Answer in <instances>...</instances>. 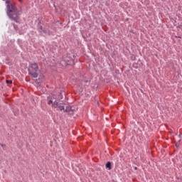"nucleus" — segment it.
<instances>
[{
    "label": "nucleus",
    "instance_id": "f257e3e1",
    "mask_svg": "<svg viewBox=\"0 0 182 182\" xmlns=\"http://www.w3.org/2000/svg\"><path fill=\"white\" fill-rule=\"evenodd\" d=\"M39 72V66L36 63H33L29 65L28 66V75L31 76L33 80H35V82L37 85H41L45 80V76L43 74H40Z\"/></svg>",
    "mask_w": 182,
    "mask_h": 182
},
{
    "label": "nucleus",
    "instance_id": "f03ea898",
    "mask_svg": "<svg viewBox=\"0 0 182 182\" xmlns=\"http://www.w3.org/2000/svg\"><path fill=\"white\" fill-rule=\"evenodd\" d=\"M6 4L7 5V15L10 19L18 22L19 19V11L15 6V4H9V1H6Z\"/></svg>",
    "mask_w": 182,
    "mask_h": 182
},
{
    "label": "nucleus",
    "instance_id": "7ed1b4c3",
    "mask_svg": "<svg viewBox=\"0 0 182 182\" xmlns=\"http://www.w3.org/2000/svg\"><path fill=\"white\" fill-rule=\"evenodd\" d=\"M48 105H52L53 107H58L60 110H63V112H69L70 110V107L65 105H59V101L55 100L53 99L48 101Z\"/></svg>",
    "mask_w": 182,
    "mask_h": 182
},
{
    "label": "nucleus",
    "instance_id": "20e7f679",
    "mask_svg": "<svg viewBox=\"0 0 182 182\" xmlns=\"http://www.w3.org/2000/svg\"><path fill=\"white\" fill-rule=\"evenodd\" d=\"M106 168H109V170H112V164L110 162H107L106 164Z\"/></svg>",
    "mask_w": 182,
    "mask_h": 182
},
{
    "label": "nucleus",
    "instance_id": "39448f33",
    "mask_svg": "<svg viewBox=\"0 0 182 182\" xmlns=\"http://www.w3.org/2000/svg\"><path fill=\"white\" fill-rule=\"evenodd\" d=\"M6 83H7V85H12V80H6Z\"/></svg>",
    "mask_w": 182,
    "mask_h": 182
},
{
    "label": "nucleus",
    "instance_id": "423d86ee",
    "mask_svg": "<svg viewBox=\"0 0 182 182\" xmlns=\"http://www.w3.org/2000/svg\"><path fill=\"white\" fill-rule=\"evenodd\" d=\"M0 145H1L2 147H6V145H5V144H1Z\"/></svg>",
    "mask_w": 182,
    "mask_h": 182
},
{
    "label": "nucleus",
    "instance_id": "0eeeda50",
    "mask_svg": "<svg viewBox=\"0 0 182 182\" xmlns=\"http://www.w3.org/2000/svg\"><path fill=\"white\" fill-rule=\"evenodd\" d=\"M135 170H137V168H136V167H135Z\"/></svg>",
    "mask_w": 182,
    "mask_h": 182
},
{
    "label": "nucleus",
    "instance_id": "6e6552de",
    "mask_svg": "<svg viewBox=\"0 0 182 182\" xmlns=\"http://www.w3.org/2000/svg\"><path fill=\"white\" fill-rule=\"evenodd\" d=\"M43 32H46V31H43Z\"/></svg>",
    "mask_w": 182,
    "mask_h": 182
},
{
    "label": "nucleus",
    "instance_id": "1a4fd4ad",
    "mask_svg": "<svg viewBox=\"0 0 182 182\" xmlns=\"http://www.w3.org/2000/svg\"><path fill=\"white\" fill-rule=\"evenodd\" d=\"M41 29L42 30V27H41Z\"/></svg>",
    "mask_w": 182,
    "mask_h": 182
}]
</instances>
